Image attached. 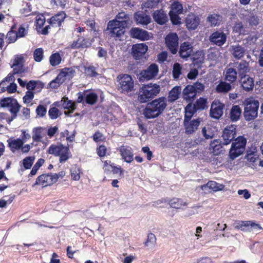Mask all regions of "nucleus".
Segmentation results:
<instances>
[{"label": "nucleus", "mask_w": 263, "mask_h": 263, "mask_svg": "<svg viewBox=\"0 0 263 263\" xmlns=\"http://www.w3.org/2000/svg\"><path fill=\"white\" fill-rule=\"evenodd\" d=\"M207 20L211 26H216L220 24L222 21V17L219 14L214 13L209 15Z\"/></svg>", "instance_id": "4c0bfd02"}, {"label": "nucleus", "mask_w": 263, "mask_h": 263, "mask_svg": "<svg viewBox=\"0 0 263 263\" xmlns=\"http://www.w3.org/2000/svg\"><path fill=\"white\" fill-rule=\"evenodd\" d=\"M182 89L179 86H176L173 87L169 92L168 96V101L173 102L177 100L181 94Z\"/></svg>", "instance_id": "2f4dec72"}, {"label": "nucleus", "mask_w": 263, "mask_h": 263, "mask_svg": "<svg viewBox=\"0 0 263 263\" xmlns=\"http://www.w3.org/2000/svg\"><path fill=\"white\" fill-rule=\"evenodd\" d=\"M61 61V57L58 53H55L50 57V63L52 66H54L59 65Z\"/></svg>", "instance_id": "5fc2aeb1"}, {"label": "nucleus", "mask_w": 263, "mask_h": 263, "mask_svg": "<svg viewBox=\"0 0 263 263\" xmlns=\"http://www.w3.org/2000/svg\"><path fill=\"white\" fill-rule=\"evenodd\" d=\"M61 103H62V106L64 109L69 110L65 111V114L66 115L72 113L76 108L75 104L68 100L67 98H63L61 100Z\"/></svg>", "instance_id": "c9c22d12"}, {"label": "nucleus", "mask_w": 263, "mask_h": 263, "mask_svg": "<svg viewBox=\"0 0 263 263\" xmlns=\"http://www.w3.org/2000/svg\"><path fill=\"white\" fill-rule=\"evenodd\" d=\"M197 93L192 85L186 86L182 92L183 99L188 101H190L194 99Z\"/></svg>", "instance_id": "cd10ccee"}, {"label": "nucleus", "mask_w": 263, "mask_h": 263, "mask_svg": "<svg viewBox=\"0 0 263 263\" xmlns=\"http://www.w3.org/2000/svg\"><path fill=\"white\" fill-rule=\"evenodd\" d=\"M45 160L43 159H39L36 162L35 165L33 166L31 172L30 174L31 175H34L36 174L39 168L43 164Z\"/></svg>", "instance_id": "bf43d9fd"}, {"label": "nucleus", "mask_w": 263, "mask_h": 263, "mask_svg": "<svg viewBox=\"0 0 263 263\" xmlns=\"http://www.w3.org/2000/svg\"><path fill=\"white\" fill-rule=\"evenodd\" d=\"M182 66L178 63L174 64L173 69V76L175 79H179L181 74Z\"/></svg>", "instance_id": "c03bdc74"}, {"label": "nucleus", "mask_w": 263, "mask_h": 263, "mask_svg": "<svg viewBox=\"0 0 263 263\" xmlns=\"http://www.w3.org/2000/svg\"><path fill=\"white\" fill-rule=\"evenodd\" d=\"M44 57V51L42 48L36 49L33 52V58L37 62H41Z\"/></svg>", "instance_id": "49530a36"}, {"label": "nucleus", "mask_w": 263, "mask_h": 263, "mask_svg": "<svg viewBox=\"0 0 263 263\" xmlns=\"http://www.w3.org/2000/svg\"><path fill=\"white\" fill-rule=\"evenodd\" d=\"M250 221H237L234 223L235 229H239L242 231H250L249 228Z\"/></svg>", "instance_id": "58836bf2"}, {"label": "nucleus", "mask_w": 263, "mask_h": 263, "mask_svg": "<svg viewBox=\"0 0 263 263\" xmlns=\"http://www.w3.org/2000/svg\"><path fill=\"white\" fill-rule=\"evenodd\" d=\"M117 87L122 93H128L134 90V81L131 76L127 74H120L117 77Z\"/></svg>", "instance_id": "39448f33"}, {"label": "nucleus", "mask_w": 263, "mask_h": 263, "mask_svg": "<svg viewBox=\"0 0 263 263\" xmlns=\"http://www.w3.org/2000/svg\"><path fill=\"white\" fill-rule=\"evenodd\" d=\"M15 99L12 98H6L1 100L0 105L2 107H7L10 103L14 105Z\"/></svg>", "instance_id": "13d9d810"}, {"label": "nucleus", "mask_w": 263, "mask_h": 263, "mask_svg": "<svg viewBox=\"0 0 263 263\" xmlns=\"http://www.w3.org/2000/svg\"><path fill=\"white\" fill-rule=\"evenodd\" d=\"M75 71L71 68H65L61 70V72L56 77L57 80L60 81V83H63L66 80H70L73 76Z\"/></svg>", "instance_id": "dca6fc26"}, {"label": "nucleus", "mask_w": 263, "mask_h": 263, "mask_svg": "<svg viewBox=\"0 0 263 263\" xmlns=\"http://www.w3.org/2000/svg\"><path fill=\"white\" fill-rule=\"evenodd\" d=\"M31 5L28 3L24 5V7L20 10L21 14L24 15L25 16L30 15L31 14Z\"/></svg>", "instance_id": "e2e57ef3"}, {"label": "nucleus", "mask_w": 263, "mask_h": 263, "mask_svg": "<svg viewBox=\"0 0 263 263\" xmlns=\"http://www.w3.org/2000/svg\"><path fill=\"white\" fill-rule=\"evenodd\" d=\"M134 17L138 24L147 25L151 22V17L143 12L136 13Z\"/></svg>", "instance_id": "7c9ffc66"}, {"label": "nucleus", "mask_w": 263, "mask_h": 263, "mask_svg": "<svg viewBox=\"0 0 263 263\" xmlns=\"http://www.w3.org/2000/svg\"><path fill=\"white\" fill-rule=\"evenodd\" d=\"M91 45V41L88 39L80 37L71 45L72 48H86Z\"/></svg>", "instance_id": "e433bc0d"}, {"label": "nucleus", "mask_w": 263, "mask_h": 263, "mask_svg": "<svg viewBox=\"0 0 263 263\" xmlns=\"http://www.w3.org/2000/svg\"><path fill=\"white\" fill-rule=\"evenodd\" d=\"M200 121L198 120H193L184 121V124L185 127V133L187 134H191L196 131L200 124Z\"/></svg>", "instance_id": "393cba45"}, {"label": "nucleus", "mask_w": 263, "mask_h": 263, "mask_svg": "<svg viewBox=\"0 0 263 263\" xmlns=\"http://www.w3.org/2000/svg\"><path fill=\"white\" fill-rule=\"evenodd\" d=\"M130 34L133 38L143 41L148 40L149 37L146 31L137 28H132L130 31Z\"/></svg>", "instance_id": "a211bd4d"}, {"label": "nucleus", "mask_w": 263, "mask_h": 263, "mask_svg": "<svg viewBox=\"0 0 263 263\" xmlns=\"http://www.w3.org/2000/svg\"><path fill=\"white\" fill-rule=\"evenodd\" d=\"M233 31L239 34L245 33V27L241 22L236 23L233 27Z\"/></svg>", "instance_id": "680f3d73"}, {"label": "nucleus", "mask_w": 263, "mask_h": 263, "mask_svg": "<svg viewBox=\"0 0 263 263\" xmlns=\"http://www.w3.org/2000/svg\"><path fill=\"white\" fill-rule=\"evenodd\" d=\"M159 71L158 66L155 64L149 65L145 70L140 73V81L150 80L157 75Z\"/></svg>", "instance_id": "1a4fd4ad"}, {"label": "nucleus", "mask_w": 263, "mask_h": 263, "mask_svg": "<svg viewBox=\"0 0 263 263\" xmlns=\"http://www.w3.org/2000/svg\"><path fill=\"white\" fill-rule=\"evenodd\" d=\"M224 186L214 181H210L206 184L201 186V189L204 191H212L217 192L222 191Z\"/></svg>", "instance_id": "5701e85b"}, {"label": "nucleus", "mask_w": 263, "mask_h": 263, "mask_svg": "<svg viewBox=\"0 0 263 263\" xmlns=\"http://www.w3.org/2000/svg\"><path fill=\"white\" fill-rule=\"evenodd\" d=\"M51 4L53 6H55L56 7L64 9L66 7V5L68 4L67 0H51Z\"/></svg>", "instance_id": "3c124183"}, {"label": "nucleus", "mask_w": 263, "mask_h": 263, "mask_svg": "<svg viewBox=\"0 0 263 263\" xmlns=\"http://www.w3.org/2000/svg\"><path fill=\"white\" fill-rule=\"evenodd\" d=\"M227 36L221 31H216L213 33L209 37L210 41L218 46L224 44L226 41Z\"/></svg>", "instance_id": "4468645a"}, {"label": "nucleus", "mask_w": 263, "mask_h": 263, "mask_svg": "<svg viewBox=\"0 0 263 263\" xmlns=\"http://www.w3.org/2000/svg\"><path fill=\"white\" fill-rule=\"evenodd\" d=\"M236 134L235 125H231L226 126L223 131V144L224 145L229 144L230 142L235 138Z\"/></svg>", "instance_id": "ddd939ff"}, {"label": "nucleus", "mask_w": 263, "mask_h": 263, "mask_svg": "<svg viewBox=\"0 0 263 263\" xmlns=\"http://www.w3.org/2000/svg\"><path fill=\"white\" fill-rule=\"evenodd\" d=\"M197 109L192 104H188L185 108V116L184 121L190 120Z\"/></svg>", "instance_id": "a19ab883"}, {"label": "nucleus", "mask_w": 263, "mask_h": 263, "mask_svg": "<svg viewBox=\"0 0 263 263\" xmlns=\"http://www.w3.org/2000/svg\"><path fill=\"white\" fill-rule=\"evenodd\" d=\"M224 105L218 101L213 102L211 106L210 116L214 119H219L223 115Z\"/></svg>", "instance_id": "f8f14e48"}, {"label": "nucleus", "mask_w": 263, "mask_h": 263, "mask_svg": "<svg viewBox=\"0 0 263 263\" xmlns=\"http://www.w3.org/2000/svg\"><path fill=\"white\" fill-rule=\"evenodd\" d=\"M70 172L72 179L75 181H78L80 178L81 168L75 166L71 169Z\"/></svg>", "instance_id": "09e8293b"}, {"label": "nucleus", "mask_w": 263, "mask_h": 263, "mask_svg": "<svg viewBox=\"0 0 263 263\" xmlns=\"http://www.w3.org/2000/svg\"><path fill=\"white\" fill-rule=\"evenodd\" d=\"M123 159L127 163H130L133 160V154L131 148L125 146H121L118 149Z\"/></svg>", "instance_id": "aec40b11"}, {"label": "nucleus", "mask_w": 263, "mask_h": 263, "mask_svg": "<svg viewBox=\"0 0 263 263\" xmlns=\"http://www.w3.org/2000/svg\"><path fill=\"white\" fill-rule=\"evenodd\" d=\"M241 115V109L238 105H234L230 111V118L233 122L238 121Z\"/></svg>", "instance_id": "473e14b6"}, {"label": "nucleus", "mask_w": 263, "mask_h": 263, "mask_svg": "<svg viewBox=\"0 0 263 263\" xmlns=\"http://www.w3.org/2000/svg\"><path fill=\"white\" fill-rule=\"evenodd\" d=\"M32 139L35 142H41L45 135V130L43 127H36L32 131Z\"/></svg>", "instance_id": "c756f323"}, {"label": "nucleus", "mask_w": 263, "mask_h": 263, "mask_svg": "<svg viewBox=\"0 0 263 263\" xmlns=\"http://www.w3.org/2000/svg\"><path fill=\"white\" fill-rule=\"evenodd\" d=\"M34 93L31 91L26 92V95L23 97V101L25 104H29L31 102V100L33 99Z\"/></svg>", "instance_id": "0e129e2a"}, {"label": "nucleus", "mask_w": 263, "mask_h": 263, "mask_svg": "<svg viewBox=\"0 0 263 263\" xmlns=\"http://www.w3.org/2000/svg\"><path fill=\"white\" fill-rule=\"evenodd\" d=\"M14 28V27H13L12 29L9 31L7 34L6 39L9 43L15 42L18 38L16 31L13 30Z\"/></svg>", "instance_id": "603ef678"}, {"label": "nucleus", "mask_w": 263, "mask_h": 263, "mask_svg": "<svg viewBox=\"0 0 263 263\" xmlns=\"http://www.w3.org/2000/svg\"><path fill=\"white\" fill-rule=\"evenodd\" d=\"M231 89V85L226 82H221L218 85H217L216 90L218 92L226 93L230 91Z\"/></svg>", "instance_id": "37998d69"}, {"label": "nucleus", "mask_w": 263, "mask_h": 263, "mask_svg": "<svg viewBox=\"0 0 263 263\" xmlns=\"http://www.w3.org/2000/svg\"><path fill=\"white\" fill-rule=\"evenodd\" d=\"M156 238L153 233H149L147 235V239L145 242V245L149 248H153L156 242Z\"/></svg>", "instance_id": "6e6d98bb"}, {"label": "nucleus", "mask_w": 263, "mask_h": 263, "mask_svg": "<svg viewBox=\"0 0 263 263\" xmlns=\"http://www.w3.org/2000/svg\"><path fill=\"white\" fill-rule=\"evenodd\" d=\"M160 91V87L157 84L144 85L139 89L138 100L140 103L147 102L156 96Z\"/></svg>", "instance_id": "7ed1b4c3"}, {"label": "nucleus", "mask_w": 263, "mask_h": 263, "mask_svg": "<svg viewBox=\"0 0 263 263\" xmlns=\"http://www.w3.org/2000/svg\"><path fill=\"white\" fill-rule=\"evenodd\" d=\"M36 112L39 117H43L47 112L46 108L42 105H40L36 109Z\"/></svg>", "instance_id": "338daca9"}, {"label": "nucleus", "mask_w": 263, "mask_h": 263, "mask_svg": "<svg viewBox=\"0 0 263 263\" xmlns=\"http://www.w3.org/2000/svg\"><path fill=\"white\" fill-rule=\"evenodd\" d=\"M233 64V67L237 68L238 73L241 76L243 74L245 76V73H247L250 70L249 63L245 61H242L240 62H236Z\"/></svg>", "instance_id": "c85d7f7f"}, {"label": "nucleus", "mask_w": 263, "mask_h": 263, "mask_svg": "<svg viewBox=\"0 0 263 263\" xmlns=\"http://www.w3.org/2000/svg\"><path fill=\"white\" fill-rule=\"evenodd\" d=\"M171 207L175 209H181L182 206L187 205L185 202L178 198H174L170 200L168 202Z\"/></svg>", "instance_id": "ea45409f"}, {"label": "nucleus", "mask_w": 263, "mask_h": 263, "mask_svg": "<svg viewBox=\"0 0 263 263\" xmlns=\"http://www.w3.org/2000/svg\"><path fill=\"white\" fill-rule=\"evenodd\" d=\"M14 103V105H11V104L10 103V104L7 107L13 116L12 119L9 120V123L13 119L16 117V114L19 111L21 108V106L19 105L16 99H15V102Z\"/></svg>", "instance_id": "79ce46f5"}, {"label": "nucleus", "mask_w": 263, "mask_h": 263, "mask_svg": "<svg viewBox=\"0 0 263 263\" xmlns=\"http://www.w3.org/2000/svg\"><path fill=\"white\" fill-rule=\"evenodd\" d=\"M130 23L129 16L124 12H119L115 20L108 22L107 30L110 36L120 37L124 33V28Z\"/></svg>", "instance_id": "f257e3e1"}, {"label": "nucleus", "mask_w": 263, "mask_h": 263, "mask_svg": "<svg viewBox=\"0 0 263 263\" xmlns=\"http://www.w3.org/2000/svg\"><path fill=\"white\" fill-rule=\"evenodd\" d=\"M221 148L222 147L218 140H215L210 144V149L213 150V152L215 155H217L221 152Z\"/></svg>", "instance_id": "a18cd8bd"}, {"label": "nucleus", "mask_w": 263, "mask_h": 263, "mask_svg": "<svg viewBox=\"0 0 263 263\" xmlns=\"http://www.w3.org/2000/svg\"><path fill=\"white\" fill-rule=\"evenodd\" d=\"M195 106V108L197 109H204L206 106V100L200 98L198 100H197L196 103L193 105Z\"/></svg>", "instance_id": "8fccbe9b"}, {"label": "nucleus", "mask_w": 263, "mask_h": 263, "mask_svg": "<svg viewBox=\"0 0 263 263\" xmlns=\"http://www.w3.org/2000/svg\"><path fill=\"white\" fill-rule=\"evenodd\" d=\"M202 133L205 138L207 139H211L214 136L212 130L209 126L203 127L202 129Z\"/></svg>", "instance_id": "4d7b16f0"}, {"label": "nucleus", "mask_w": 263, "mask_h": 263, "mask_svg": "<svg viewBox=\"0 0 263 263\" xmlns=\"http://www.w3.org/2000/svg\"><path fill=\"white\" fill-rule=\"evenodd\" d=\"M24 59L21 56H16L13 61L11 67L16 73L21 72L23 66Z\"/></svg>", "instance_id": "72a5a7b5"}, {"label": "nucleus", "mask_w": 263, "mask_h": 263, "mask_svg": "<svg viewBox=\"0 0 263 263\" xmlns=\"http://www.w3.org/2000/svg\"><path fill=\"white\" fill-rule=\"evenodd\" d=\"M58 179V175L43 174L37 177L34 185H40L43 186H47L55 183Z\"/></svg>", "instance_id": "9d476101"}, {"label": "nucleus", "mask_w": 263, "mask_h": 263, "mask_svg": "<svg viewBox=\"0 0 263 263\" xmlns=\"http://www.w3.org/2000/svg\"><path fill=\"white\" fill-rule=\"evenodd\" d=\"M7 142L10 150L13 153H14L17 151L20 150L21 148L24 144L23 140H21V139L20 138H10L7 140Z\"/></svg>", "instance_id": "a878e982"}, {"label": "nucleus", "mask_w": 263, "mask_h": 263, "mask_svg": "<svg viewBox=\"0 0 263 263\" xmlns=\"http://www.w3.org/2000/svg\"><path fill=\"white\" fill-rule=\"evenodd\" d=\"M66 16L65 12L61 11L52 16L48 22L52 27H60Z\"/></svg>", "instance_id": "f3484780"}, {"label": "nucleus", "mask_w": 263, "mask_h": 263, "mask_svg": "<svg viewBox=\"0 0 263 263\" xmlns=\"http://www.w3.org/2000/svg\"><path fill=\"white\" fill-rule=\"evenodd\" d=\"M233 66V64H229L224 70L225 79L231 82L235 81L237 79V72Z\"/></svg>", "instance_id": "412c9836"}, {"label": "nucleus", "mask_w": 263, "mask_h": 263, "mask_svg": "<svg viewBox=\"0 0 263 263\" xmlns=\"http://www.w3.org/2000/svg\"><path fill=\"white\" fill-rule=\"evenodd\" d=\"M245 49L242 46L235 44L230 46V51L235 59H240L243 57Z\"/></svg>", "instance_id": "4be33fe9"}, {"label": "nucleus", "mask_w": 263, "mask_h": 263, "mask_svg": "<svg viewBox=\"0 0 263 263\" xmlns=\"http://www.w3.org/2000/svg\"><path fill=\"white\" fill-rule=\"evenodd\" d=\"M147 46L143 43L136 44L132 47V53L134 57L138 60L142 57L147 51Z\"/></svg>", "instance_id": "2eb2a0df"}, {"label": "nucleus", "mask_w": 263, "mask_h": 263, "mask_svg": "<svg viewBox=\"0 0 263 263\" xmlns=\"http://www.w3.org/2000/svg\"><path fill=\"white\" fill-rule=\"evenodd\" d=\"M45 22V16L41 14H39L36 16V26L39 28L42 27Z\"/></svg>", "instance_id": "774afa93"}, {"label": "nucleus", "mask_w": 263, "mask_h": 263, "mask_svg": "<svg viewBox=\"0 0 263 263\" xmlns=\"http://www.w3.org/2000/svg\"><path fill=\"white\" fill-rule=\"evenodd\" d=\"M192 52L193 46L190 43L185 42L181 44L179 53L182 58L189 57Z\"/></svg>", "instance_id": "6ab92c4d"}, {"label": "nucleus", "mask_w": 263, "mask_h": 263, "mask_svg": "<svg viewBox=\"0 0 263 263\" xmlns=\"http://www.w3.org/2000/svg\"><path fill=\"white\" fill-rule=\"evenodd\" d=\"M242 87L246 90H250L252 89L254 86V81L253 79L249 77L248 76L245 75L242 77L240 80Z\"/></svg>", "instance_id": "f704fd0d"}, {"label": "nucleus", "mask_w": 263, "mask_h": 263, "mask_svg": "<svg viewBox=\"0 0 263 263\" xmlns=\"http://www.w3.org/2000/svg\"><path fill=\"white\" fill-rule=\"evenodd\" d=\"M50 118L52 119L57 118L60 115L59 110L56 107L51 108L48 111Z\"/></svg>", "instance_id": "052dcab7"}, {"label": "nucleus", "mask_w": 263, "mask_h": 263, "mask_svg": "<svg viewBox=\"0 0 263 263\" xmlns=\"http://www.w3.org/2000/svg\"><path fill=\"white\" fill-rule=\"evenodd\" d=\"M35 160L34 156L27 157L23 160V165L25 169L30 168Z\"/></svg>", "instance_id": "864d4df0"}, {"label": "nucleus", "mask_w": 263, "mask_h": 263, "mask_svg": "<svg viewBox=\"0 0 263 263\" xmlns=\"http://www.w3.org/2000/svg\"><path fill=\"white\" fill-rule=\"evenodd\" d=\"M154 20L160 25L164 24L168 21L166 13L162 10L155 11L153 14Z\"/></svg>", "instance_id": "b1692460"}, {"label": "nucleus", "mask_w": 263, "mask_h": 263, "mask_svg": "<svg viewBox=\"0 0 263 263\" xmlns=\"http://www.w3.org/2000/svg\"><path fill=\"white\" fill-rule=\"evenodd\" d=\"M246 139L243 136L238 137L232 143L230 150V156L232 159H234L243 153L246 144Z\"/></svg>", "instance_id": "0eeeda50"}, {"label": "nucleus", "mask_w": 263, "mask_h": 263, "mask_svg": "<svg viewBox=\"0 0 263 263\" xmlns=\"http://www.w3.org/2000/svg\"><path fill=\"white\" fill-rule=\"evenodd\" d=\"M199 19L193 14H189L186 18V25L189 29H195L198 26Z\"/></svg>", "instance_id": "bb28decb"}, {"label": "nucleus", "mask_w": 263, "mask_h": 263, "mask_svg": "<svg viewBox=\"0 0 263 263\" xmlns=\"http://www.w3.org/2000/svg\"><path fill=\"white\" fill-rule=\"evenodd\" d=\"M165 43L173 54H176L178 47V37L176 33L168 34L165 37Z\"/></svg>", "instance_id": "9b49d317"}, {"label": "nucleus", "mask_w": 263, "mask_h": 263, "mask_svg": "<svg viewBox=\"0 0 263 263\" xmlns=\"http://www.w3.org/2000/svg\"><path fill=\"white\" fill-rule=\"evenodd\" d=\"M47 152L49 154L59 156L61 163L65 162L71 157L69 148L61 144H52L48 148Z\"/></svg>", "instance_id": "423d86ee"}, {"label": "nucleus", "mask_w": 263, "mask_h": 263, "mask_svg": "<svg viewBox=\"0 0 263 263\" xmlns=\"http://www.w3.org/2000/svg\"><path fill=\"white\" fill-rule=\"evenodd\" d=\"M243 104L245 119L247 121H251L255 119L258 116L259 102L254 98L250 97L245 99Z\"/></svg>", "instance_id": "20e7f679"}, {"label": "nucleus", "mask_w": 263, "mask_h": 263, "mask_svg": "<svg viewBox=\"0 0 263 263\" xmlns=\"http://www.w3.org/2000/svg\"><path fill=\"white\" fill-rule=\"evenodd\" d=\"M183 11L182 5L179 2L176 1L172 4L169 14L173 24L177 25L180 23L181 18L179 15L183 13Z\"/></svg>", "instance_id": "6e6552de"}, {"label": "nucleus", "mask_w": 263, "mask_h": 263, "mask_svg": "<svg viewBox=\"0 0 263 263\" xmlns=\"http://www.w3.org/2000/svg\"><path fill=\"white\" fill-rule=\"evenodd\" d=\"M85 73L89 77H96L98 75L93 66H89L85 68Z\"/></svg>", "instance_id": "69168bd1"}, {"label": "nucleus", "mask_w": 263, "mask_h": 263, "mask_svg": "<svg viewBox=\"0 0 263 263\" xmlns=\"http://www.w3.org/2000/svg\"><path fill=\"white\" fill-rule=\"evenodd\" d=\"M166 106V99L163 97L159 98L147 104L143 115L146 119L155 118L162 113Z\"/></svg>", "instance_id": "f03ea898"}, {"label": "nucleus", "mask_w": 263, "mask_h": 263, "mask_svg": "<svg viewBox=\"0 0 263 263\" xmlns=\"http://www.w3.org/2000/svg\"><path fill=\"white\" fill-rule=\"evenodd\" d=\"M98 97L95 93H89L86 95L85 100L87 103L91 105L95 104L98 100Z\"/></svg>", "instance_id": "de8ad7c7"}]
</instances>
